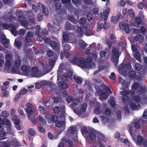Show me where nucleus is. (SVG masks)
Wrapping results in <instances>:
<instances>
[{
  "label": "nucleus",
  "mask_w": 147,
  "mask_h": 147,
  "mask_svg": "<svg viewBox=\"0 0 147 147\" xmlns=\"http://www.w3.org/2000/svg\"><path fill=\"white\" fill-rule=\"evenodd\" d=\"M79 101V100L78 99L76 98L73 99V100L72 102V105L74 106L78 104Z\"/></svg>",
  "instance_id": "obj_55"
},
{
  "label": "nucleus",
  "mask_w": 147,
  "mask_h": 147,
  "mask_svg": "<svg viewBox=\"0 0 147 147\" xmlns=\"http://www.w3.org/2000/svg\"><path fill=\"white\" fill-rule=\"evenodd\" d=\"M133 126L131 125H129V129H128V131L131 135L133 138V139L134 140H136V138H135L134 137H133Z\"/></svg>",
  "instance_id": "obj_31"
},
{
  "label": "nucleus",
  "mask_w": 147,
  "mask_h": 147,
  "mask_svg": "<svg viewBox=\"0 0 147 147\" xmlns=\"http://www.w3.org/2000/svg\"><path fill=\"white\" fill-rule=\"evenodd\" d=\"M105 43L107 44V46L109 48H110L112 46V41L109 39H107L105 41Z\"/></svg>",
  "instance_id": "obj_49"
},
{
  "label": "nucleus",
  "mask_w": 147,
  "mask_h": 147,
  "mask_svg": "<svg viewBox=\"0 0 147 147\" xmlns=\"http://www.w3.org/2000/svg\"><path fill=\"white\" fill-rule=\"evenodd\" d=\"M10 143L9 140L2 142L0 145V147H10Z\"/></svg>",
  "instance_id": "obj_26"
},
{
  "label": "nucleus",
  "mask_w": 147,
  "mask_h": 147,
  "mask_svg": "<svg viewBox=\"0 0 147 147\" xmlns=\"http://www.w3.org/2000/svg\"><path fill=\"white\" fill-rule=\"evenodd\" d=\"M63 39L64 41L65 42H68L69 40V37L68 34H65L63 36Z\"/></svg>",
  "instance_id": "obj_44"
},
{
  "label": "nucleus",
  "mask_w": 147,
  "mask_h": 147,
  "mask_svg": "<svg viewBox=\"0 0 147 147\" xmlns=\"http://www.w3.org/2000/svg\"><path fill=\"white\" fill-rule=\"evenodd\" d=\"M133 33L134 34H137L133 38L134 40L136 41H139L140 42H142L144 41V38L143 36L141 34H138V33H140L139 29L136 28H134Z\"/></svg>",
  "instance_id": "obj_6"
},
{
  "label": "nucleus",
  "mask_w": 147,
  "mask_h": 147,
  "mask_svg": "<svg viewBox=\"0 0 147 147\" xmlns=\"http://www.w3.org/2000/svg\"><path fill=\"white\" fill-rule=\"evenodd\" d=\"M9 92L8 90L4 91L1 93V96L4 97H7L9 95Z\"/></svg>",
  "instance_id": "obj_36"
},
{
  "label": "nucleus",
  "mask_w": 147,
  "mask_h": 147,
  "mask_svg": "<svg viewBox=\"0 0 147 147\" xmlns=\"http://www.w3.org/2000/svg\"><path fill=\"white\" fill-rule=\"evenodd\" d=\"M131 91H127L126 90H123L121 92V95H123V96H127L131 92Z\"/></svg>",
  "instance_id": "obj_52"
},
{
  "label": "nucleus",
  "mask_w": 147,
  "mask_h": 147,
  "mask_svg": "<svg viewBox=\"0 0 147 147\" xmlns=\"http://www.w3.org/2000/svg\"><path fill=\"white\" fill-rule=\"evenodd\" d=\"M21 70L22 71L27 72L29 71V68L27 65H23L21 66Z\"/></svg>",
  "instance_id": "obj_37"
},
{
  "label": "nucleus",
  "mask_w": 147,
  "mask_h": 147,
  "mask_svg": "<svg viewBox=\"0 0 147 147\" xmlns=\"http://www.w3.org/2000/svg\"><path fill=\"white\" fill-rule=\"evenodd\" d=\"M11 144L12 146H18L19 144V142L16 139H14L12 140Z\"/></svg>",
  "instance_id": "obj_38"
},
{
  "label": "nucleus",
  "mask_w": 147,
  "mask_h": 147,
  "mask_svg": "<svg viewBox=\"0 0 147 147\" xmlns=\"http://www.w3.org/2000/svg\"><path fill=\"white\" fill-rule=\"evenodd\" d=\"M128 12L129 16L130 17L133 18L135 17L134 12L133 10L132 9H129L128 10Z\"/></svg>",
  "instance_id": "obj_53"
},
{
  "label": "nucleus",
  "mask_w": 147,
  "mask_h": 147,
  "mask_svg": "<svg viewBox=\"0 0 147 147\" xmlns=\"http://www.w3.org/2000/svg\"><path fill=\"white\" fill-rule=\"evenodd\" d=\"M73 79L74 82L77 84H80L82 83L83 79L81 77L74 75L73 77Z\"/></svg>",
  "instance_id": "obj_20"
},
{
  "label": "nucleus",
  "mask_w": 147,
  "mask_h": 147,
  "mask_svg": "<svg viewBox=\"0 0 147 147\" xmlns=\"http://www.w3.org/2000/svg\"><path fill=\"white\" fill-rule=\"evenodd\" d=\"M110 9L109 7H107L103 11V15L102 13H100V17L101 19H103V15L104 17V22L106 24L107 22L108 15L110 12Z\"/></svg>",
  "instance_id": "obj_8"
},
{
  "label": "nucleus",
  "mask_w": 147,
  "mask_h": 147,
  "mask_svg": "<svg viewBox=\"0 0 147 147\" xmlns=\"http://www.w3.org/2000/svg\"><path fill=\"white\" fill-rule=\"evenodd\" d=\"M85 28V26H83L81 27L78 26V27L77 29V32L79 33L80 36H82L84 34Z\"/></svg>",
  "instance_id": "obj_19"
},
{
  "label": "nucleus",
  "mask_w": 147,
  "mask_h": 147,
  "mask_svg": "<svg viewBox=\"0 0 147 147\" xmlns=\"http://www.w3.org/2000/svg\"><path fill=\"white\" fill-rule=\"evenodd\" d=\"M88 134H89V137L91 140H94L96 139V132L94 129H89Z\"/></svg>",
  "instance_id": "obj_17"
},
{
  "label": "nucleus",
  "mask_w": 147,
  "mask_h": 147,
  "mask_svg": "<svg viewBox=\"0 0 147 147\" xmlns=\"http://www.w3.org/2000/svg\"><path fill=\"white\" fill-rule=\"evenodd\" d=\"M73 99V97L71 96H68L66 98V101L67 102L69 103L72 101Z\"/></svg>",
  "instance_id": "obj_61"
},
{
  "label": "nucleus",
  "mask_w": 147,
  "mask_h": 147,
  "mask_svg": "<svg viewBox=\"0 0 147 147\" xmlns=\"http://www.w3.org/2000/svg\"><path fill=\"white\" fill-rule=\"evenodd\" d=\"M4 127L2 125H0V138L1 140H4L7 138L6 137V133L3 131Z\"/></svg>",
  "instance_id": "obj_18"
},
{
  "label": "nucleus",
  "mask_w": 147,
  "mask_h": 147,
  "mask_svg": "<svg viewBox=\"0 0 147 147\" xmlns=\"http://www.w3.org/2000/svg\"><path fill=\"white\" fill-rule=\"evenodd\" d=\"M139 30L140 33H141L144 35L146 33V29L143 26H141Z\"/></svg>",
  "instance_id": "obj_45"
},
{
  "label": "nucleus",
  "mask_w": 147,
  "mask_h": 147,
  "mask_svg": "<svg viewBox=\"0 0 147 147\" xmlns=\"http://www.w3.org/2000/svg\"><path fill=\"white\" fill-rule=\"evenodd\" d=\"M3 27L5 29H7L9 30L11 33L14 36L18 34V32L16 30V26L13 24H9L7 23H4L3 25Z\"/></svg>",
  "instance_id": "obj_5"
},
{
  "label": "nucleus",
  "mask_w": 147,
  "mask_h": 147,
  "mask_svg": "<svg viewBox=\"0 0 147 147\" xmlns=\"http://www.w3.org/2000/svg\"><path fill=\"white\" fill-rule=\"evenodd\" d=\"M57 56L56 54L54 55L50 59L49 61V65L51 66H52L55 64V61L57 59Z\"/></svg>",
  "instance_id": "obj_21"
},
{
  "label": "nucleus",
  "mask_w": 147,
  "mask_h": 147,
  "mask_svg": "<svg viewBox=\"0 0 147 147\" xmlns=\"http://www.w3.org/2000/svg\"><path fill=\"white\" fill-rule=\"evenodd\" d=\"M140 90H137V92L139 95L141 96L140 97L138 95L134 96L133 98L134 100L138 102H142L145 103L147 102V89L145 87H140Z\"/></svg>",
  "instance_id": "obj_2"
},
{
  "label": "nucleus",
  "mask_w": 147,
  "mask_h": 147,
  "mask_svg": "<svg viewBox=\"0 0 147 147\" xmlns=\"http://www.w3.org/2000/svg\"><path fill=\"white\" fill-rule=\"evenodd\" d=\"M60 79V76H58L57 78V84L59 88L63 89H65L68 87L67 85L65 82H58L59 79Z\"/></svg>",
  "instance_id": "obj_14"
},
{
  "label": "nucleus",
  "mask_w": 147,
  "mask_h": 147,
  "mask_svg": "<svg viewBox=\"0 0 147 147\" xmlns=\"http://www.w3.org/2000/svg\"><path fill=\"white\" fill-rule=\"evenodd\" d=\"M73 26L69 23H67L65 26V29L67 30H71L73 28Z\"/></svg>",
  "instance_id": "obj_48"
},
{
  "label": "nucleus",
  "mask_w": 147,
  "mask_h": 147,
  "mask_svg": "<svg viewBox=\"0 0 147 147\" xmlns=\"http://www.w3.org/2000/svg\"><path fill=\"white\" fill-rule=\"evenodd\" d=\"M109 49L107 51H105L103 50L101 51L100 52V57L102 58H103L104 57H106V58L108 59L109 57Z\"/></svg>",
  "instance_id": "obj_22"
},
{
  "label": "nucleus",
  "mask_w": 147,
  "mask_h": 147,
  "mask_svg": "<svg viewBox=\"0 0 147 147\" xmlns=\"http://www.w3.org/2000/svg\"><path fill=\"white\" fill-rule=\"evenodd\" d=\"M12 119L15 125H16V127L17 129H19L20 122V117L19 116L15 115L13 117Z\"/></svg>",
  "instance_id": "obj_13"
},
{
  "label": "nucleus",
  "mask_w": 147,
  "mask_h": 147,
  "mask_svg": "<svg viewBox=\"0 0 147 147\" xmlns=\"http://www.w3.org/2000/svg\"><path fill=\"white\" fill-rule=\"evenodd\" d=\"M143 137L139 135L138 136L136 143L137 145H141L143 141Z\"/></svg>",
  "instance_id": "obj_27"
},
{
  "label": "nucleus",
  "mask_w": 147,
  "mask_h": 147,
  "mask_svg": "<svg viewBox=\"0 0 147 147\" xmlns=\"http://www.w3.org/2000/svg\"><path fill=\"white\" fill-rule=\"evenodd\" d=\"M140 87H145L147 89V87L146 86H140L138 82H134L133 85H131V89L132 90V91H131V93L132 94H134L135 93V92L136 90L138 88H139V89L138 90H140Z\"/></svg>",
  "instance_id": "obj_11"
},
{
  "label": "nucleus",
  "mask_w": 147,
  "mask_h": 147,
  "mask_svg": "<svg viewBox=\"0 0 147 147\" xmlns=\"http://www.w3.org/2000/svg\"><path fill=\"white\" fill-rule=\"evenodd\" d=\"M22 45V43L20 41L17 40H15L14 42V45L17 48H20L21 47Z\"/></svg>",
  "instance_id": "obj_34"
},
{
  "label": "nucleus",
  "mask_w": 147,
  "mask_h": 147,
  "mask_svg": "<svg viewBox=\"0 0 147 147\" xmlns=\"http://www.w3.org/2000/svg\"><path fill=\"white\" fill-rule=\"evenodd\" d=\"M135 69L138 71H140L142 67V66L139 63H136L135 65Z\"/></svg>",
  "instance_id": "obj_41"
},
{
  "label": "nucleus",
  "mask_w": 147,
  "mask_h": 147,
  "mask_svg": "<svg viewBox=\"0 0 147 147\" xmlns=\"http://www.w3.org/2000/svg\"><path fill=\"white\" fill-rule=\"evenodd\" d=\"M33 108H27L26 109V111L28 115H31L33 113Z\"/></svg>",
  "instance_id": "obj_62"
},
{
  "label": "nucleus",
  "mask_w": 147,
  "mask_h": 147,
  "mask_svg": "<svg viewBox=\"0 0 147 147\" xmlns=\"http://www.w3.org/2000/svg\"><path fill=\"white\" fill-rule=\"evenodd\" d=\"M23 40L24 46L25 48H27L30 45V43L32 42V39L26 36L24 37Z\"/></svg>",
  "instance_id": "obj_15"
},
{
  "label": "nucleus",
  "mask_w": 147,
  "mask_h": 147,
  "mask_svg": "<svg viewBox=\"0 0 147 147\" xmlns=\"http://www.w3.org/2000/svg\"><path fill=\"white\" fill-rule=\"evenodd\" d=\"M21 64V61L20 59H17L15 62V65L16 66L18 67H20Z\"/></svg>",
  "instance_id": "obj_46"
},
{
  "label": "nucleus",
  "mask_w": 147,
  "mask_h": 147,
  "mask_svg": "<svg viewBox=\"0 0 147 147\" xmlns=\"http://www.w3.org/2000/svg\"><path fill=\"white\" fill-rule=\"evenodd\" d=\"M39 109L40 112L42 114H45L46 113V109L45 108L42 106H39L38 107Z\"/></svg>",
  "instance_id": "obj_35"
},
{
  "label": "nucleus",
  "mask_w": 147,
  "mask_h": 147,
  "mask_svg": "<svg viewBox=\"0 0 147 147\" xmlns=\"http://www.w3.org/2000/svg\"><path fill=\"white\" fill-rule=\"evenodd\" d=\"M65 121H58L56 124V126L58 127H61L64 124H65Z\"/></svg>",
  "instance_id": "obj_43"
},
{
  "label": "nucleus",
  "mask_w": 147,
  "mask_h": 147,
  "mask_svg": "<svg viewBox=\"0 0 147 147\" xmlns=\"http://www.w3.org/2000/svg\"><path fill=\"white\" fill-rule=\"evenodd\" d=\"M61 107H57L54 108V111L55 113L56 114L59 113L61 111Z\"/></svg>",
  "instance_id": "obj_54"
},
{
  "label": "nucleus",
  "mask_w": 147,
  "mask_h": 147,
  "mask_svg": "<svg viewBox=\"0 0 147 147\" xmlns=\"http://www.w3.org/2000/svg\"><path fill=\"white\" fill-rule=\"evenodd\" d=\"M34 36L33 33L31 31H28L26 35L25 36H26L28 38H30L31 39H32Z\"/></svg>",
  "instance_id": "obj_47"
},
{
  "label": "nucleus",
  "mask_w": 147,
  "mask_h": 147,
  "mask_svg": "<svg viewBox=\"0 0 147 147\" xmlns=\"http://www.w3.org/2000/svg\"><path fill=\"white\" fill-rule=\"evenodd\" d=\"M47 56L50 57L53 56V52L51 50H48L47 51Z\"/></svg>",
  "instance_id": "obj_58"
},
{
  "label": "nucleus",
  "mask_w": 147,
  "mask_h": 147,
  "mask_svg": "<svg viewBox=\"0 0 147 147\" xmlns=\"http://www.w3.org/2000/svg\"><path fill=\"white\" fill-rule=\"evenodd\" d=\"M60 28V26H57L55 25H53L52 30L54 32L58 34L59 32Z\"/></svg>",
  "instance_id": "obj_29"
},
{
  "label": "nucleus",
  "mask_w": 147,
  "mask_h": 147,
  "mask_svg": "<svg viewBox=\"0 0 147 147\" xmlns=\"http://www.w3.org/2000/svg\"><path fill=\"white\" fill-rule=\"evenodd\" d=\"M119 81L120 83H121L122 85L124 86H125V87H127V83L126 82L125 80H124L122 78H119Z\"/></svg>",
  "instance_id": "obj_40"
},
{
  "label": "nucleus",
  "mask_w": 147,
  "mask_h": 147,
  "mask_svg": "<svg viewBox=\"0 0 147 147\" xmlns=\"http://www.w3.org/2000/svg\"><path fill=\"white\" fill-rule=\"evenodd\" d=\"M129 99V97L127 96H123L122 97V101L124 102H127Z\"/></svg>",
  "instance_id": "obj_59"
},
{
  "label": "nucleus",
  "mask_w": 147,
  "mask_h": 147,
  "mask_svg": "<svg viewBox=\"0 0 147 147\" xmlns=\"http://www.w3.org/2000/svg\"><path fill=\"white\" fill-rule=\"evenodd\" d=\"M45 117L47 120L48 122L49 123H56L58 120L57 116L56 115H46Z\"/></svg>",
  "instance_id": "obj_10"
},
{
  "label": "nucleus",
  "mask_w": 147,
  "mask_h": 147,
  "mask_svg": "<svg viewBox=\"0 0 147 147\" xmlns=\"http://www.w3.org/2000/svg\"><path fill=\"white\" fill-rule=\"evenodd\" d=\"M49 45L52 48L53 50L57 52H59L60 50V44L59 43L52 40L50 43Z\"/></svg>",
  "instance_id": "obj_9"
},
{
  "label": "nucleus",
  "mask_w": 147,
  "mask_h": 147,
  "mask_svg": "<svg viewBox=\"0 0 147 147\" xmlns=\"http://www.w3.org/2000/svg\"><path fill=\"white\" fill-rule=\"evenodd\" d=\"M64 48L65 50L67 51L70 50L71 49V46L68 44H65L64 46Z\"/></svg>",
  "instance_id": "obj_64"
},
{
  "label": "nucleus",
  "mask_w": 147,
  "mask_h": 147,
  "mask_svg": "<svg viewBox=\"0 0 147 147\" xmlns=\"http://www.w3.org/2000/svg\"><path fill=\"white\" fill-rule=\"evenodd\" d=\"M16 13V16L18 18L19 22L21 25L24 27L27 26L28 22L24 16L23 13L19 10L17 11Z\"/></svg>",
  "instance_id": "obj_4"
},
{
  "label": "nucleus",
  "mask_w": 147,
  "mask_h": 147,
  "mask_svg": "<svg viewBox=\"0 0 147 147\" xmlns=\"http://www.w3.org/2000/svg\"><path fill=\"white\" fill-rule=\"evenodd\" d=\"M38 6L39 8H40L41 7H42L43 13L44 14L45 16H48L49 15V12L48 8L46 6L41 3H38Z\"/></svg>",
  "instance_id": "obj_12"
},
{
  "label": "nucleus",
  "mask_w": 147,
  "mask_h": 147,
  "mask_svg": "<svg viewBox=\"0 0 147 147\" xmlns=\"http://www.w3.org/2000/svg\"><path fill=\"white\" fill-rule=\"evenodd\" d=\"M81 132L82 134L83 135H88V132L87 128L84 127H82L81 129Z\"/></svg>",
  "instance_id": "obj_33"
},
{
  "label": "nucleus",
  "mask_w": 147,
  "mask_h": 147,
  "mask_svg": "<svg viewBox=\"0 0 147 147\" xmlns=\"http://www.w3.org/2000/svg\"><path fill=\"white\" fill-rule=\"evenodd\" d=\"M98 93L103 98L105 99L107 98V93L103 92L102 89H99L98 91Z\"/></svg>",
  "instance_id": "obj_24"
},
{
  "label": "nucleus",
  "mask_w": 147,
  "mask_h": 147,
  "mask_svg": "<svg viewBox=\"0 0 147 147\" xmlns=\"http://www.w3.org/2000/svg\"><path fill=\"white\" fill-rule=\"evenodd\" d=\"M43 16L42 13H39L38 14L37 19L38 22H40L43 19Z\"/></svg>",
  "instance_id": "obj_51"
},
{
  "label": "nucleus",
  "mask_w": 147,
  "mask_h": 147,
  "mask_svg": "<svg viewBox=\"0 0 147 147\" xmlns=\"http://www.w3.org/2000/svg\"><path fill=\"white\" fill-rule=\"evenodd\" d=\"M86 60V61L84 58L81 57H79L78 58L76 56H75L72 59L71 61L74 63L77 64L82 68L88 69L95 67V64L94 62H92V59L90 57H87Z\"/></svg>",
  "instance_id": "obj_1"
},
{
  "label": "nucleus",
  "mask_w": 147,
  "mask_h": 147,
  "mask_svg": "<svg viewBox=\"0 0 147 147\" xmlns=\"http://www.w3.org/2000/svg\"><path fill=\"white\" fill-rule=\"evenodd\" d=\"M144 19V16H141L139 17H137L135 18V22L136 24V27L138 28L139 26L142 23V21Z\"/></svg>",
  "instance_id": "obj_16"
},
{
  "label": "nucleus",
  "mask_w": 147,
  "mask_h": 147,
  "mask_svg": "<svg viewBox=\"0 0 147 147\" xmlns=\"http://www.w3.org/2000/svg\"><path fill=\"white\" fill-rule=\"evenodd\" d=\"M7 130L9 134H10L12 136L13 135L14 133L13 131H12L11 127L10 125L7 126Z\"/></svg>",
  "instance_id": "obj_39"
},
{
  "label": "nucleus",
  "mask_w": 147,
  "mask_h": 147,
  "mask_svg": "<svg viewBox=\"0 0 147 147\" xmlns=\"http://www.w3.org/2000/svg\"><path fill=\"white\" fill-rule=\"evenodd\" d=\"M119 15H117L116 16H113L111 18V23L113 24H116L119 21Z\"/></svg>",
  "instance_id": "obj_28"
},
{
  "label": "nucleus",
  "mask_w": 147,
  "mask_h": 147,
  "mask_svg": "<svg viewBox=\"0 0 147 147\" xmlns=\"http://www.w3.org/2000/svg\"><path fill=\"white\" fill-rule=\"evenodd\" d=\"M130 107L132 110H138V106L136 105L135 103H133L131 104Z\"/></svg>",
  "instance_id": "obj_42"
},
{
  "label": "nucleus",
  "mask_w": 147,
  "mask_h": 147,
  "mask_svg": "<svg viewBox=\"0 0 147 147\" xmlns=\"http://www.w3.org/2000/svg\"><path fill=\"white\" fill-rule=\"evenodd\" d=\"M76 130V127L71 126L69 129V132L70 134L72 135L75 134Z\"/></svg>",
  "instance_id": "obj_32"
},
{
  "label": "nucleus",
  "mask_w": 147,
  "mask_h": 147,
  "mask_svg": "<svg viewBox=\"0 0 147 147\" xmlns=\"http://www.w3.org/2000/svg\"><path fill=\"white\" fill-rule=\"evenodd\" d=\"M38 120L40 121L41 123L42 124V125H44L46 124V121L45 119L40 115H39L38 117Z\"/></svg>",
  "instance_id": "obj_30"
},
{
  "label": "nucleus",
  "mask_w": 147,
  "mask_h": 147,
  "mask_svg": "<svg viewBox=\"0 0 147 147\" xmlns=\"http://www.w3.org/2000/svg\"><path fill=\"white\" fill-rule=\"evenodd\" d=\"M79 22L81 25L84 24L86 23V19L84 18H82L80 20Z\"/></svg>",
  "instance_id": "obj_57"
},
{
  "label": "nucleus",
  "mask_w": 147,
  "mask_h": 147,
  "mask_svg": "<svg viewBox=\"0 0 147 147\" xmlns=\"http://www.w3.org/2000/svg\"><path fill=\"white\" fill-rule=\"evenodd\" d=\"M100 106L99 105L97 106V108L95 110V113L97 114H100L101 112L100 111Z\"/></svg>",
  "instance_id": "obj_60"
},
{
  "label": "nucleus",
  "mask_w": 147,
  "mask_h": 147,
  "mask_svg": "<svg viewBox=\"0 0 147 147\" xmlns=\"http://www.w3.org/2000/svg\"><path fill=\"white\" fill-rule=\"evenodd\" d=\"M121 53L119 49L117 48H113L112 51V57L111 60L115 63V65H117L118 63L119 58Z\"/></svg>",
  "instance_id": "obj_3"
},
{
  "label": "nucleus",
  "mask_w": 147,
  "mask_h": 147,
  "mask_svg": "<svg viewBox=\"0 0 147 147\" xmlns=\"http://www.w3.org/2000/svg\"><path fill=\"white\" fill-rule=\"evenodd\" d=\"M29 134L31 136H33L35 135L36 132L33 128H30L28 129Z\"/></svg>",
  "instance_id": "obj_50"
},
{
  "label": "nucleus",
  "mask_w": 147,
  "mask_h": 147,
  "mask_svg": "<svg viewBox=\"0 0 147 147\" xmlns=\"http://www.w3.org/2000/svg\"><path fill=\"white\" fill-rule=\"evenodd\" d=\"M1 115L3 117H7L9 116V114L7 111H3L1 113Z\"/></svg>",
  "instance_id": "obj_56"
},
{
  "label": "nucleus",
  "mask_w": 147,
  "mask_h": 147,
  "mask_svg": "<svg viewBox=\"0 0 147 147\" xmlns=\"http://www.w3.org/2000/svg\"><path fill=\"white\" fill-rule=\"evenodd\" d=\"M84 34L87 36H89L94 34V33L92 31H91L87 27L85 26Z\"/></svg>",
  "instance_id": "obj_25"
},
{
  "label": "nucleus",
  "mask_w": 147,
  "mask_h": 147,
  "mask_svg": "<svg viewBox=\"0 0 147 147\" xmlns=\"http://www.w3.org/2000/svg\"><path fill=\"white\" fill-rule=\"evenodd\" d=\"M87 45V44L83 41L80 44V47L82 49H84Z\"/></svg>",
  "instance_id": "obj_63"
},
{
  "label": "nucleus",
  "mask_w": 147,
  "mask_h": 147,
  "mask_svg": "<svg viewBox=\"0 0 147 147\" xmlns=\"http://www.w3.org/2000/svg\"><path fill=\"white\" fill-rule=\"evenodd\" d=\"M129 78L131 79H134L136 78L137 74L134 71L131 70L129 72Z\"/></svg>",
  "instance_id": "obj_23"
},
{
  "label": "nucleus",
  "mask_w": 147,
  "mask_h": 147,
  "mask_svg": "<svg viewBox=\"0 0 147 147\" xmlns=\"http://www.w3.org/2000/svg\"><path fill=\"white\" fill-rule=\"evenodd\" d=\"M119 26L121 30L124 31L126 33H129L130 32V27L131 26L129 24L125 23H123L122 22H120L119 24Z\"/></svg>",
  "instance_id": "obj_7"
}]
</instances>
